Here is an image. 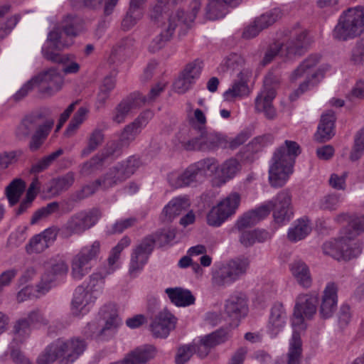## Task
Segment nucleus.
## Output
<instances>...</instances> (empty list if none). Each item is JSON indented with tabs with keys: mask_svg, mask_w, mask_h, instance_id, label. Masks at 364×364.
<instances>
[{
	"mask_svg": "<svg viewBox=\"0 0 364 364\" xmlns=\"http://www.w3.org/2000/svg\"><path fill=\"white\" fill-rule=\"evenodd\" d=\"M156 348L151 345H144L134 348L123 359V364H145L156 355Z\"/></svg>",
	"mask_w": 364,
	"mask_h": 364,
	"instance_id": "bb28decb",
	"label": "nucleus"
},
{
	"mask_svg": "<svg viewBox=\"0 0 364 364\" xmlns=\"http://www.w3.org/2000/svg\"><path fill=\"white\" fill-rule=\"evenodd\" d=\"M311 231L310 221L307 218H301L289 230L287 238L289 241L295 242L304 239Z\"/></svg>",
	"mask_w": 364,
	"mask_h": 364,
	"instance_id": "4c0bfd02",
	"label": "nucleus"
},
{
	"mask_svg": "<svg viewBox=\"0 0 364 364\" xmlns=\"http://www.w3.org/2000/svg\"><path fill=\"white\" fill-rule=\"evenodd\" d=\"M26 188L25 182L21 178L14 179L6 188V195L11 205L16 204Z\"/></svg>",
	"mask_w": 364,
	"mask_h": 364,
	"instance_id": "37998d69",
	"label": "nucleus"
},
{
	"mask_svg": "<svg viewBox=\"0 0 364 364\" xmlns=\"http://www.w3.org/2000/svg\"><path fill=\"white\" fill-rule=\"evenodd\" d=\"M281 17V12L279 9H274L255 18L257 26L262 30L267 28L274 24Z\"/></svg>",
	"mask_w": 364,
	"mask_h": 364,
	"instance_id": "864d4df0",
	"label": "nucleus"
},
{
	"mask_svg": "<svg viewBox=\"0 0 364 364\" xmlns=\"http://www.w3.org/2000/svg\"><path fill=\"white\" fill-rule=\"evenodd\" d=\"M225 313L229 319L237 326L241 318L248 313L247 299L241 292L231 294L225 303Z\"/></svg>",
	"mask_w": 364,
	"mask_h": 364,
	"instance_id": "a211bd4d",
	"label": "nucleus"
},
{
	"mask_svg": "<svg viewBox=\"0 0 364 364\" xmlns=\"http://www.w3.org/2000/svg\"><path fill=\"white\" fill-rule=\"evenodd\" d=\"M53 125L54 120L48 119L35 131L29 144V148L32 151H36L41 147Z\"/></svg>",
	"mask_w": 364,
	"mask_h": 364,
	"instance_id": "58836bf2",
	"label": "nucleus"
},
{
	"mask_svg": "<svg viewBox=\"0 0 364 364\" xmlns=\"http://www.w3.org/2000/svg\"><path fill=\"white\" fill-rule=\"evenodd\" d=\"M100 186H102V180L99 178L92 183L86 185L80 190L75 191L71 196L72 200L75 202L80 201L95 193Z\"/></svg>",
	"mask_w": 364,
	"mask_h": 364,
	"instance_id": "3c124183",
	"label": "nucleus"
},
{
	"mask_svg": "<svg viewBox=\"0 0 364 364\" xmlns=\"http://www.w3.org/2000/svg\"><path fill=\"white\" fill-rule=\"evenodd\" d=\"M215 164H217L215 163ZM218 166V165H216ZM218 169L219 174L224 180L232 178L241 169V164L235 158H230L225 161L215 171Z\"/></svg>",
	"mask_w": 364,
	"mask_h": 364,
	"instance_id": "a18cd8bd",
	"label": "nucleus"
},
{
	"mask_svg": "<svg viewBox=\"0 0 364 364\" xmlns=\"http://www.w3.org/2000/svg\"><path fill=\"white\" fill-rule=\"evenodd\" d=\"M287 313L282 304H275L271 309L267 329L274 337L284 328L287 321Z\"/></svg>",
	"mask_w": 364,
	"mask_h": 364,
	"instance_id": "cd10ccee",
	"label": "nucleus"
},
{
	"mask_svg": "<svg viewBox=\"0 0 364 364\" xmlns=\"http://www.w3.org/2000/svg\"><path fill=\"white\" fill-rule=\"evenodd\" d=\"M41 114H31L26 116L16 129V136L20 139H27L31 134L42 125Z\"/></svg>",
	"mask_w": 364,
	"mask_h": 364,
	"instance_id": "7c9ffc66",
	"label": "nucleus"
},
{
	"mask_svg": "<svg viewBox=\"0 0 364 364\" xmlns=\"http://www.w3.org/2000/svg\"><path fill=\"white\" fill-rule=\"evenodd\" d=\"M53 346L58 350L60 364H72L83 353L87 344L80 338H73L70 340L60 338L53 343Z\"/></svg>",
	"mask_w": 364,
	"mask_h": 364,
	"instance_id": "ddd939ff",
	"label": "nucleus"
},
{
	"mask_svg": "<svg viewBox=\"0 0 364 364\" xmlns=\"http://www.w3.org/2000/svg\"><path fill=\"white\" fill-rule=\"evenodd\" d=\"M281 82V76L273 72H269L264 80V90L255 99V109L263 112L269 120H274L277 117L272 100L276 96V89Z\"/></svg>",
	"mask_w": 364,
	"mask_h": 364,
	"instance_id": "0eeeda50",
	"label": "nucleus"
},
{
	"mask_svg": "<svg viewBox=\"0 0 364 364\" xmlns=\"http://www.w3.org/2000/svg\"><path fill=\"white\" fill-rule=\"evenodd\" d=\"M101 252V243L95 240L82 247L71 262V274L75 279H82L89 273L91 262L96 260Z\"/></svg>",
	"mask_w": 364,
	"mask_h": 364,
	"instance_id": "1a4fd4ad",
	"label": "nucleus"
},
{
	"mask_svg": "<svg viewBox=\"0 0 364 364\" xmlns=\"http://www.w3.org/2000/svg\"><path fill=\"white\" fill-rule=\"evenodd\" d=\"M103 141L104 134L102 131L99 129H94L87 137L86 146L81 151V157L85 158L89 156L102 145Z\"/></svg>",
	"mask_w": 364,
	"mask_h": 364,
	"instance_id": "c03bdc74",
	"label": "nucleus"
},
{
	"mask_svg": "<svg viewBox=\"0 0 364 364\" xmlns=\"http://www.w3.org/2000/svg\"><path fill=\"white\" fill-rule=\"evenodd\" d=\"M241 200L240 195L232 192L214 206L207 215L208 224L218 227L236 213Z\"/></svg>",
	"mask_w": 364,
	"mask_h": 364,
	"instance_id": "9b49d317",
	"label": "nucleus"
},
{
	"mask_svg": "<svg viewBox=\"0 0 364 364\" xmlns=\"http://www.w3.org/2000/svg\"><path fill=\"white\" fill-rule=\"evenodd\" d=\"M156 242L155 236L150 235L144 237L140 244L133 250L129 264V274L135 276L147 262Z\"/></svg>",
	"mask_w": 364,
	"mask_h": 364,
	"instance_id": "dca6fc26",
	"label": "nucleus"
},
{
	"mask_svg": "<svg viewBox=\"0 0 364 364\" xmlns=\"http://www.w3.org/2000/svg\"><path fill=\"white\" fill-rule=\"evenodd\" d=\"M152 117L153 113L149 110L141 113L132 122L124 127L121 133V141L129 143L134 140L136 136L141 132L142 128L146 125Z\"/></svg>",
	"mask_w": 364,
	"mask_h": 364,
	"instance_id": "393cba45",
	"label": "nucleus"
},
{
	"mask_svg": "<svg viewBox=\"0 0 364 364\" xmlns=\"http://www.w3.org/2000/svg\"><path fill=\"white\" fill-rule=\"evenodd\" d=\"M269 238L270 235L267 231L255 230L253 231L242 232L240 241L245 247H250L253 245L256 242H263Z\"/></svg>",
	"mask_w": 364,
	"mask_h": 364,
	"instance_id": "79ce46f5",
	"label": "nucleus"
},
{
	"mask_svg": "<svg viewBox=\"0 0 364 364\" xmlns=\"http://www.w3.org/2000/svg\"><path fill=\"white\" fill-rule=\"evenodd\" d=\"M300 152V146L296 141L286 140L284 144L278 148L274 153L279 154V155L282 156L283 158H287V156H289L294 164L295 158Z\"/></svg>",
	"mask_w": 364,
	"mask_h": 364,
	"instance_id": "8fccbe9b",
	"label": "nucleus"
},
{
	"mask_svg": "<svg viewBox=\"0 0 364 364\" xmlns=\"http://www.w3.org/2000/svg\"><path fill=\"white\" fill-rule=\"evenodd\" d=\"M105 277L100 272H95L92 274L89 277V282L85 288L91 292L92 294H96L101 291L105 283Z\"/></svg>",
	"mask_w": 364,
	"mask_h": 364,
	"instance_id": "13d9d810",
	"label": "nucleus"
},
{
	"mask_svg": "<svg viewBox=\"0 0 364 364\" xmlns=\"http://www.w3.org/2000/svg\"><path fill=\"white\" fill-rule=\"evenodd\" d=\"M364 232V215L353 218L343 232V235L323 245L325 255L336 259L349 260L358 257L362 251V243L356 237Z\"/></svg>",
	"mask_w": 364,
	"mask_h": 364,
	"instance_id": "f257e3e1",
	"label": "nucleus"
},
{
	"mask_svg": "<svg viewBox=\"0 0 364 364\" xmlns=\"http://www.w3.org/2000/svg\"><path fill=\"white\" fill-rule=\"evenodd\" d=\"M183 0H161L152 9L150 14L151 21L159 23L161 20H166L169 14L167 11ZM171 12L170 15L172 14Z\"/></svg>",
	"mask_w": 364,
	"mask_h": 364,
	"instance_id": "ea45409f",
	"label": "nucleus"
},
{
	"mask_svg": "<svg viewBox=\"0 0 364 364\" xmlns=\"http://www.w3.org/2000/svg\"><path fill=\"white\" fill-rule=\"evenodd\" d=\"M235 282L224 264L213 273L212 284L215 287H225Z\"/></svg>",
	"mask_w": 364,
	"mask_h": 364,
	"instance_id": "de8ad7c7",
	"label": "nucleus"
},
{
	"mask_svg": "<svg viewBox=\"0 0 364 364\" xmlns=\"http://www.w3.org/2000/svg\"><path fill=\"white\" fill-rule=\"evenodd\" d=\"M228 338V333L225 330L220 329L201 338V342L205 343L208 347L212 348L225 342Z\"/></svg>",
	"mask_w": 364,
	"mask_h": 364,
	"instance_id": "603ef678",
	"label": "nucleus"
},
{
	"mask_svg": "<svg viewBox=\"0 0 364 364\" xmlns=\"http://www.w3.org/2000/svg\"><path fill=\"white\" fill-rule=\"evenodd\" d=\"M283 158L279 154H274L272 159V164L269 170V180L272 186L274 188L283 186L289 176L293 173L294 163L292 160Z\"/></svg>",
	"mask_w": 364,
	"mask_h": 364,
	"instance_id": "4468645a",
	"label": "nucleus"
},
{
	"mask_svg": "<svg viewBox=\"0 0 364 364\" xmlns=\"http://www.w3.org/2000/svg\"><path fill=\"white\" fill-rule=\"evenodd\" d=\"M96 299L97 295L87 291L83 285L78 286L75 291L72 301L73 314L77 316L84 310L87 311L88 309L86 307L94 303Z\"/></svg>",
	"mask_w": 364,
	"mask_h": 364,
	"instance_id": "c85d7f7f",
	"label": "nucleus"
},
{
	"mask_svg": "<svg viewBox=\"0 0 364 364\" xmlns=\"http://www.w3.org/2000/svg\"><path fill=\"white\" fill-rule=\"evenodd\" d=\"M338 287L334 283L326 286L321 300L319 314L323 318L331 317L337 309Z\"/></svg>",
	"mask_w": 364,
	"mask_h": 364,
	"instance_id": "5701e85b",
	"label": "nucleus"
},
{
	"mask_svg": "<svg viewBox=\"0 0 364 364\" xmlns=\"http://www.w3.org/2000/svg\"><path fill=\"white\" fill-rule=\"evenodd\" d=\"M176 318L166 309L160 311L150 324L153 336L156 338H166L170 331L175 328Z\"/></svg>",
	"mask_w": 364,
	"mask_h": 364,
	"instance_id": "4be33fe9",
	"label": "nucleus"
},
{
	"mask_svg": "<svg viewBox=\"0 0 364 364\" xmlns=\"http://www.w3.org/2000/svg\"><path fill=\"white\" fill-rule=\"evenodd\" d=\"M290 271L297 283L304 289L312 284V277L308 265L302 260L294 261L290 264Z\"/></svg>",
	"mask_w": 364,
	"mask_h": 364,
	"instance_id": "c756f323",
	"label": "nucleus"
},
{
	"mask_svg": "<svg viewBox=\"0 0 364 364\" xmlns=\"http://www.w3.org/2000/svg\"><path fill=\"white\" fill-rule=\"evenodd\" d=\"M129 178L121 163L110 168L107 173L100 178L102 187L109 188L119 183H121Z\"/></svg>",
	"mask_w": 364,
	"mask_h": 364,
	"instance_id": "f704fd0d",
	"label": "nucleus"
},
{
	"mask_svg": "<svg viewBox=\"0 0 364 364\" xmlns=\"http://www.w3.org/2000/svg\"><path fill=\"white\" fill-rule=\"evenodd\" d=\"M364 151V135L362 133H358L355 138L354 146L350 154L351 161L359 159Z\"/></svg>",
	"mask_w": 364,
	"mask_h": 364,
	"instance_id": "338daca9",
	"label": "nucleus"
},
{
	"mask_svg": "<svg viewBox=\"0 0 364 364\" xmlns=\"http://www.w3.org/2000/svg\"><path fill=\"white\" fill-rule=\"evenodd\" d=\"M144 16V10L129 6L125 16L122 19V26L125 31L131 29Z\"/></svg>",
	"mask_w": 364,
	"mask_h": 364,
	"instance_id": "09e8293b",
	"label": "nucleus"
},
{
	"mask_svg": "<svg viewBox=\"0 0 364 364\" xmlns=\"http://www.w3.org/2000/svg\"><path fill=\"white\" fill-rule=\"evenodd\" d=\"M140 106L136 97H129L122 100L112 112V121L117 124L123 123L131 111Z\"/></svg>",
	"mask_w": 364,
	"mask_h": 364,
	"instance_id": "473e14b6",
	"label": "nucleus"
},
{
	"mask_svg": "<svg viewBox=\"0 0 364 364\" xmlns=\"http://www.w3.org/2000/svg\"><path fill=\"white\" fill-rule=\"evenodd\" d=\"M196 351V346H191V344L185 345L178 348L176 356V363L184 364L190 360Z\"/></svg>",
	"mask_w": 364,
	"mask_h": 364,
	"instance_id": "0e129e2a",
	"label": "nucleus"
},
{
	"mask_svg": "<svg viewBox=\"0 0 364 364\" xmlns=\"http://www.w3.org/2000/svg\"><path fill=\"white\" fill-rule=\"evenodd\" d=\"M59 360L58 350L53 346V343L48 346L37 359L38 364H52Z\"/></svg>",
	"mask_w": 364,
	"mask_h": 364,
	"instance_id": "052dcab7",
	"label": "nucleus"
},
{
	"mask_svg": "<svg viewBox=\"0 0 364 364\" xmlns=\"http://www.w3.org/2000/svg\"><path fill=\"white\" fill-rule=\"evenodd\" d=\"M31 325L27 318H21L16 321L14 327V331L16 337L19 338L21 341L28 337L31 333Z\"/></svg>",
	"mask_w": 364,
	"mask_h": 364,
	"instance_id": "e2e57ef3",
	"label": "nucleus"
},
{
	"mask_svg": "<svg viewBox=\"0 0 364 364\" xmlns=\"http://www.w3.org/2000/svg\"><path fill=\"white\" fill-rule=\"evenodd\" d=\"M48 268L50 269L49 272L50 274H54L55 277L56 275L65 274L67 273L68 270V267L65 262L61 258H52L48 262Z\"/></svg>",
	"mask_w": 364,
	"mask_h": 364,
	"instance_id": "680f3d73",
	"label": "nucleus"
},
{
	"mask_svg": "<svg viewBox=\"0 0 364 364\" xmlns=\"http://www.w3.org/2000/svg\"><path fill=\"white\" fill-rule=\"evenodd\" d=\"M250 75V72L248 70H240L237 75L238 79L235 80L231 87L224 92V99L226 101H232L236 98L249 95L250 90L247 81Z\"/></svg>",
	"mask_w": 364,
	"mask_h": 364,
	"instance_id": "b1692460",
	"label": "nucleus"
},
{
	"mask_svg": "<svg viewBox=\"0 0 364 364\" xmlns=\"http://www.w3.org/2000/svg\"><path fill=\"white\" fill-rule=\"evenodd\" d=\"M224 266L235 281L245 275L250 266L247 258H235L228 261Z\"/></svg>",
	"mask_w": 364,
	"mask_h": 364,
	"instance_id": "a19ab883",
	"label": "nucleus"
},
{
	"mask_svg": "<svg viewBox=\"0 0 364 364\" xmlns=\"http://www.w3.org/2000/svg\"><path fill=\"white\" fill-rule=\"evenodd\" d=\"M74 181V173L68 172L65 175L52 181L50 191L53 194L58 195L63 191L68 190L73 184Z\"/></svg>",
	"mask_w": 364,
	"mask_h": 364,
	"instance_id": "49530a36",
	"label": "nucleus"
},
{
	"mask_svg": "<svg viewBox=\"0 0 364 364\" xmlns=\"http://www.w3.org/2000/svg\"><path fill=\"white\" fill-rule=\"evenodd\" d=\"M340 203V198L336 194L327 195L323 197L319 203V208L322 210H336Z\"/></svg>",
	"mask_w": 364,
	"mask_h": 364,
	"instance_id": "69168bd1",
	"label": "nucleus"
},
{
	"mask_svg": "<svg viewBox=\"0 0 364 364\" xmlns=\"http://www.w3.org/2000/svg\"><path fill=\"white\" fill-rule=\"evenodd\" d=\"M166 294L173 304L177 306H188L195 303V296L188 289L181 287L167 288Z\"/></svg>",
	"mask_w": 364,
	"mask_h": 364,
	"instance_id": "72a5a7b5",
	"label": "nucleus"
},
{
	"mask_svg": "<svg viewBox=\"0 0 364 364\" xmlns=\"http://www.w3.org/2000/svg\"><path fill=\"white\" fill-rule=\"evenodd\" d=\"M199 135L194 136L186 142L183 146L188 151L210 150L219 146L221 137L214 132H208L205 128L198 129Z\"/></svg>",
	"mask_w": 364,
	"mask_h": 364,
	"instance_id": "aec40b11",
	"label": "nucleus"
},
{
	"mask_svg": "<svg viewBox=\"0 0 364 364\" xmlns=\"http://www.w3.org/2000/svg\"><path fill=\"white\" fill-rule=\"evenodd\" d=\"M319 61L320 56L318 55H311L292 72L290 76L291 82H295L304 75H306V79L289 95L291 101L296 100L310 87L316 85L323 78V70L319 68L313 72V69L318 64Z\"/></svg>",
	"mask_w": 364,
	"mask_h": 364,
	"instance_id": "39448f33",
	"label": "nucleus"
},
{
	"mask_svg": "<svg viewBox=\"0 0 364 364\" xmlns=\"http://www.w3.org/2000/svg\"><path fill=\"white\" fill-rule=\"evenodd\" d=\"M54 274H50L49 272H45L41 279V282L36 285V291L41 294H45L51 288L52 284L55 281Z\"/></svg>",
	"mask_w": 364,
	"mask_h": 364,
	"instance_id": "774afa93",
	"label": "nucleus"
},
{
	"mask_svg": "<svg viewBox=\"0 0 364 364\" xmlns=\"http://www.w3.org/2000/svg\"><path fill=\"white\" fill-rule=\"evenodd\" d=\"M191 12L185 16L183 10L178 9L159 23L155 22L160 31L149 42L147 49L151 53H156L165 47L170 41L177 28L186 29L190 27L195 20L198 11L200 9L199 0H193L191 3Z\"/></svg>",
	"mask_w": 364,
	"mask_h": 364,
	"instance_id": "f03ea898",
	"label": "nucleus"
},
{
	"mask_svg": "<svg viewBox=\"0 0 364 364\" xmlns=\"http://www.w3.org/2000/svg\"><path fill=\"white\" fill-rule=\"evenodd\" d=\"M99 208L80 210L71 215L62 228L61 235L68 238L73 235H80L93 227L101 218Z\"/></svg>",
	"mask_w": 364,
	"mask_h": 364,
	"instance_id": "6e6552de",
	"label": "nucleus"
},
{
	"mask_svg": "<svg viewBox=\"0 0 364 364\" xmlns=\"http://www.w3.org/2000/svg\"><path fill=\"white\" fill-rule=\"evenodd\" d=\"M80 19L77 17L68 15L62 22L63 31L55 28L50 31L48 36V41L54 48L62 50L68 48L73 43V37L78 33V24Z\"/></svg>",
	"mask_w": 364,
	"mask_h": 364,
	"instance_id": "9d476101",
	"label": "nucleus"
},
{
	"mask_svg": "<svg viewBox=\"0 0 364 364\" xmlns=\"http://www.w3.org/2000/svg\"><path fill=\"white\" fill-rule=\"evenodd\" d=\"M318 299L313 294H300L296 299L291 325L294 331H304L306 328L304 318H311L316 312Z\"/></svg>",
	"mask_w": 364,
	"mask_h": 364,
	"instance_id": "f8f14e48",
	"label": "nucleus"
},
{
	"mask_svg": "<svg viewBox=\"0 0 364 364\" xmlns=\"http://www.w3.org/2000/svg\"><path fill=\"white\" fill-rule=\"evenodd\" d=\"M336 119L335 113L332 110H328L321 115L320 123L314 135L316 141L326 142L334 136Z\"/></svg>",
	"mask_w": 364,
	"mask_h": 364,
	"instance_id": "a878e982",
	"label": "nucleus"
},
{
	"mask_svg": "<svg viewBox=\"0 0 364 364\" xmlns=\"http://www.w3.org/2000/svg\"><path fill=\"white\" fill-rule=\"evenodd\" d=\"M39 92L52 95L61 89L63 80L55 69H49L33 77Z\"/></svg>",
	"mask_w": 364,
	"mask_h": 364,
	"instance_id": "6ab92c4d",
	"label": "nucleus"
},
{
	"mask_svg": "<svg viewBox=\"0 0 364 364\" xmlns=\"http://www.w3.org/2000/svg\"><path fill=\"white\" fill-rule=\"evenodd\" d=\"M364 33V7L349 8L341 14L333 31V38L347 41Z\"/></svg>",
	"mask_w": 364,
	"mask_h": 364,
	"instance_id": "20e7f679",
	"label": "nucleus"
},
{
	"mask_svg": "<svg viewBox=\"0 0 364 364\" xmlns=\"http://www.w3.org/2000/svg\"><path fill=\"white\" fill-rule=\"evenodd\" d=\"M217 166L214 159H205L189 165L181 173L168 175L169 184L179 188L196 183L199 177L204 176L208 171L213 173Z\"/></svg>",
	"mask_w": 364,
	"mask_h": 364,
	"instance_id": "423d86ee",
	"label": "nucleus"
},
{
	"mask_svg": "<svg viewBox=\"0 0 364 364\" xmlns=\"http://www.w3.org/2000/svg\"><path fill=\"white\" fill-rule=\"evenodd\" d=\"M63 153L62 149L51 153L47 156L43 158L36 164H33L31 167V173H38L46 169L58 157L61 156Z\"/></svg>",
	"mask_w": 364,
	"mask_h": 364,
	"instance_id": "6e6d98bb",
	"label": "nucleus"
},
{
	"mask_svg": "<svg viewBox=\"0 0 364 364\" xmlns=\"http://www.w3.org/2000/svg\"><path fill=\"white\" fill-rule=\"evenodd\" d=\"M189 207L190 203L186 198H176L171 200L163 210L164 222H171L176 217L186 213Z\"/></svg>",
	"mask_w": 364,
	"mask_h": 364,
	"instance_id": "2f4dec72",
	"label": "nucleus"
},
{
	"mask_svg": "<svg viewBox=\"0 0 364 364\" xmlns=\"http://www.w3.org/2000/svg\"><path fill=\"white\" fill-rule=\"evenodd\" d=\"M350 61L354 65L364 63V36L353 45L350 54Z\"/></svg>",
	"mask_w": 364,
	"mask_h": 364,
	"instance_id": "4d7b16f0",
	"label": "nucleus"
},
{
	"mask_svg": "<svg viewBox=\"0 0 364 364\" xmlns=\"http://www.w3.org/2000/svg\"><path fill=\"white\" fill-rule=\"evenodd\" d=\"M245 65V59L240 55L232 53L226 57L222 64L225 70H240ZM225 71V69H223Z\"/></svg>",
	"mask_w": 364,
	"mask_h": 364,
	"instance_id": "bf43d9fd",
	"label": "nucleus"
},
{
	"mask_svg": "<svg viewBox=\"0 0 364 364\" xmlns=\"http://www.w3.org/2000/svg\"><path fill=\"white\" fill-rule=\"evenodd\" d=\"M202 68L203 62L199 59H196L188 63L181 72V74H183V76L188 77L192 82L195 83L196 80L200 75Z\"/></svg>",
	"mask_w": 364,
	"mask_h": 364,
	"instance_id": "5fc2aeb1",
	"label": "nucleus"
},
{
	"mask_svg": "<svg viewBox=\"0 0 364 364\" xmlns=\"http://www.w3.org/2000/svg\"><path fill=\"white\" fill-rule=\"evenodd\" d=\"M284 36L287 39L282 42L275 41L267 46L261 61L263 66L272 63L279 53L288 58L301 55L311 43L308 31L300 27L287 31Z\"/></svg>",
	"mask_w": 364,
	"mask_h": 364,
	"instance_id": "7ed1b4c3",
	"label": "nucleus"
},
{
	"mask_svg": "<svg viewBox=\"0 0 364 364\" xmlns=\"http://www.w3.org/2000/svg\"><path fill=\"white\" fill-rule=\"evenodd\" d=\"M100 315L105 321V326L90 336L95 339L104 340L116 331L122 324V319L119 317L117 306L114 304L105 305L100 310Z\"/></svg>",
	"mask_w": 364,
	"mask_h": 364,
	"instance_id": "2eb2a0df",
	"label": "nucleus"
},
{
	"mask_svg": "<svg viewBox=\"0 0 364 364\" xmlns=\"http://www.w3.org/2000/svg\"><path fill=\"white\" fill-rule=\"evenodd\" d=\"M58 232L59 229L53 226L33 236L26 246L27 253L31 255L43 252L54 242Z\"/></svg>",
	"mask_w": 364,
	"mask_h": 364,
	"instance_id": "412c9836",
	"label": "nucleus"
},
{
	"mask_svg": "<svg viewBox=\"0 0 364 364\" xmlns=\"http://www.w3.org/2000/svg\"><path fill=\"white\" fill-rule=\"evenodd\" d=\"M302 341L299 331H293L289 341V350L287 354L286 364H300L302 358Z\"/></svg>",
	"mask_w": 364,
	"mask_h": 364,
	"instance_id": "c9c22d12",
	"label": "nucleus"
},
{
	"mask_svg": "<svg viewBox=\"0 0 364 364\" xmlns=\"http://www.w3.org/2000/svg\"><path fill=\"white\" fill-rule=\"evenodd\" d=\"M273 211L274 221L278 224L289 222L293 215L291 195L288 190L280 191L275 198L269 201Z\"/></svg>",
	"mask_w": 364,
	"mask_h": 364,
	"instance_id": "f3484780",
	"label": "nucleus"
},
{
	"mask_svg": "<svg viewBox=\"0 0 364 364\" xmlns=\"http://www.w3.org/2000/svg\"><path fill=\"white\" fill-rule=\"evenodd\" d=\"M240 0H209L206 7L208 18L215 20L224 16L227 5L235 6Z\"/></svg>",
	"mask_w": 364,
	"mask_h": 364,
	"instance_id": "e433bc0d",
	"label": "nucleus"
}]
</instances>
